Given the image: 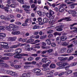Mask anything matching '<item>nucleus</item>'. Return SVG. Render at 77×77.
I'll list each match as a JSON object with an SVG mask.
<instances>
[{"instance_id":"7ed1b4c3","label":"nucleus","mask_w":77,"mask_h":77,"mask_svg":"<svg viewBox=\"0 0 77 77\" xmlns=\"http://www.w3.org/2000/svg\"><path fill=\"white\" fill-rule=\"evenodd\" d=\"M25 45V44L19 43L16 45H13L11 46L10 48H18L19 47H22V46H24Z\"/></svg>"},{"instance_id":"2f4dec72","label":"nucleus","mask_w":77,"mask_h":77,"mask_svg":"<svg viewBox=\"0 0 77 77\" xmlns=\"http://www.w3.org/2000/svg\"><path fill=\"white\" fill-rule=\"evenodd\" d=\"M32 66H30L29 65H26L24 66V68L25 69H28L29 68H30Z\"/></svg>"},{"instance_id":"de8ad7c7","label":"nucleus","mask_w":77,"mask_h":77,"mask_svg":"<svg viewBox=\"0 0 77 77\" xmlns=\"http://www.w3.org/2000/svg\"><path fill=\"white\" fill-rule=\"evenodd\" d=\"M63 30V29H62V28L60 27L56 29L57 31H58L59 32L60 31H62Z\"/></svg>"},{"instance_id":"4c0bfd02","label":"nucleus","mask_w":77,"mask_h":77,"mask_svg":"<svg viewBox=\"0 0 77 77\" xmlns=\"http://www.w3.org/2000/svg\"><path fill=\"white\" fill-rule=\"evenodd\" d=\"M18 2L24 5V1L23 0H17Z\"/></svg>"},{"instance_id":"e433bc0d","label":"nucleus","mask_w":77,"mask_h":77,"mask_svg":"<svg viewBox=\"0 0 77 77\" xmlns=\"http://www.w3.org/2000/svg\"><path fill=\"white\" fill-rule=\"evenodd\" d=\"M47 33L48 34L52 33H53V30H48L47 31Z\"/></svg>"},{"instance_id":"603ef678","label":"nucleus","mask_w":77,"mask_h":77,"mask_svg":"<svg viewBox=\"0 0 77 77\" xmlns=\"http://www.w3.org/2000/svg\"><path fill=\"white\" fill-rule=\"evenodd\" d=\"M77 25V23H74L72 24H71L70 25V27H73L74 26H76Z\"/></svg>"},{"instance_id":"7c9ffc66","label":"nucleus","mask_w":77,"mask_h":77,"mask_svg":"<svg viewBox=\"0 0 77 77\" xmlns=\"http://www.w3.org/2000/svg\"><path fill=\"white\" fill-rule=\"evenodd\" d=\"M40 42V40H36L35 41V42H33L32 43V44H36V43H38V42Z\"/></svg>"},{"instance_id":"dca6fc26","label":"nucleus","mask_w":77,"mask_h":77,"mask_svg":"<svg viewBox=\"0 0 77 77\" xmlns=\"http://www.w3.org/2000/svg\"><path fill=\"white\" fill-rule=\"evenodd\" d=\"M14 67L16 69H19L21 67V66L20 65H16L14 66Z\"/></svg>"},{"instance_id":"69168bd1","label":"nucleus","mask_w":77,"mask_h":77,"mask_svg":"<svg viewBox=\"0 0 77 77\" xmlns=\"http://www.w3.org/2000/svg\"><path fill=\"white\" fill-rule=\"evenodd\" d=\"M73 42L74 45H77V40L73 41Z\"/></svg>"},{"instance_id":"72a5a7b5","label":"nucleus","mask_w":77,"mask_h":77,"mask_svg":"<svg viewBox=\"0 0 77 77\" xmlns=\"http://www.w3.org/2000/svg\"><path fill=\"white\" fill-rule=\"evenodd\" d=\"M76 14H77V12H76V11H72V16H73V17H75V15Z\"/></svg>"},{"instance_id":"f257e3e1","label":"nucleus","mask_w":77,"mask_h":77,"mask_svg":"<svg viewBox=\"0 0 77 77\" xmlns=\"http://www.w3.org/2000/svg\"><path fill=\"white\" fill-rule=\"evenodd\" d=\"M16 55L14 56V58H17V59H23V56H28V54H16Z\"/></svg>"},{"instance_id":"680f3d73","label":"nucleus","mask_w":77,"mask_h":77,"mask_svg":"<svg viewBox=\"0 0 77 77\" xmlns=\"http://www.w3.org/2000/svg\"><path fill=\"white\" fill-rule=\"evenodd\" d=\"M3 48H9V46L8 45H7L3 46Z\"/></svg>"},{"instance_id":"a211bd4d","label":"nucleus","mask_w":77,"mask_h":77,"mask_svg":"<svg viewBox=\"0 0 77 77\" xmlns=\"http://www.w3.org/2000/svg\"><path fill=\"white\" fill-rule=\"evenodd\" d=\"M11 1H12V3H15V0H8V1H7V3L9 5V4H11Z\"/></svg>"},{"instance_id":"9b49d317","label":"nucleus","mask_w":77,"mask_h":77,"mask_svg":"<svg viewBox=\"0 0 77 77\" xmlns=\"http://www.w3.org/2000/svg\"><path fill=\"white\" fill-rule=\"evenodd\" d=\"M46 42L47 43L48 45H50L51 44V41H50V38L47 39L46 40Z\"/></svg>"},{"instance_id":"bf43d9fd","label":"nucleus","mask_w":77,"mask_h":77,"mask_svg":"<svg viewBox=\"0 0 77 77\" xmlns=\"http://www.w3.org/2000/svg\"><path fill=\"white\" fill-rule=\"evenodd\" d=\"M68 44L66 43V42H63V43L62 44V45L63 46H66Z\"/></svg>"},{"instance_id":"13d9d810","label":"nucleus","mask_w":77,"mask_h":77,"mask_svg":"<svg viewBox=\"0 0 77 77\" xmlns=\"http://www.w3.org/2000/svg\"><path fill=\"white\" fill-rule=\"evenodd\" d=\"M51 45L52 46V47H56V44L54 43H52L51 44Z\"/></svg>"},{"instance_id":"864d4df0","label":"nucleus","mask_w":77,"mask_h":77,"mask_svg":"<svg viewBox=\"0 0 77 77\" xmlns=\"http://www.w3.org/2000/svg\"><path fill=\"white\" fill-rule=\"evenodd\" d=\"M25 64V65H31V62H26Z\"/></svg>"},{"instance_id":"09e8293b","label":"nucleus","mask_w":77,"mask_h":77,"mask_svg":"<svg viewBox=\"0 0 77 77\" xmlns=\"http://www.w3.org/2000/svg\"><path fill=\"white\" fill-rule=\"evenodd\" d=\"M73 58L74 57H73V56H70L68 59V61H70V60H72Z\"/></svg>"},{"instance_id":"4468645a","label":"nucleus","mask_w":77,"mask_h":77,"mask_svg":"<svg viewBox=\"0 0 77 77\" xmlns=\"http://www.w3.org/2000/svg\"><path fill=\"white\" fill-rule=\"evenodd\" d=\"M65 10V8L62 7H60L59 8V12H63Z\"/></svg>"},{"instance_id":"3c124183","label":"nucleus","mask_w":77,"mask_h":77,"mask_svg":"<svg viewBox=\"0 0 77 77\" xmlns=\"http://www.w3.org/2000/svg\"><path fill=\"white\" fill-rule=\"evenodd\" d=\"M46 15L47 16V17L48 18H50V17L51 14H49L48 13H47L46 14Z\"/></svg>"},{"instance_id":"58836bf2","label":"nucleus","mask_w":77,"mask_h":77,"mask_svg":"<svg viewBox=\"0 0 77 77\" xmlns=\"http://www.w3.org/2000/svg\"><path fill=\"white\" fill-rule=\"evenodd\" d=\"M47 60V58H43L42 59V62H44V63H45Z\"/></svg>"},{"instance_id":"412c9836","label":"nucleus","mask_w":77,"mask_h":77,"mask_svg":"<svg viewBox=\"0 0 77 77\" xmlns=\"http://www.w3.org/2000/svg\"><path fill=\"white\" fill-rule=\"evenodd\" d=\"M34 41V40L33 39H29L27 40V43H32V42H33Z\"/></svg>"},{"instance_id":"f03ea898","label":"nucleus","mask_w":77,"mask_h":77,"mask_svg":"<svg viewBox=\"0 0 77 77\" xmlns=\"http://www.w3.org/2000/svg\"><path fill=\"white\" fill-rule=\"evenodd\" d=\"M57 65L60 66V67H62L61 68H65V67H66L68 66V64L67 63H63L62 62H59L57 63Z\"/></svg>"},{"instance_id":"6e6d98bb","label":"nucleus","mask_w":77,"mask_h":77,"mask_svg":"<svg viewBox=\"0 0 77 77\" xmlns=\"http://www.w3.org/2000/svg\"><path fill=\"white\" fill-rule=\"evenodd\" d=\"M32 71L33 72H34L35 73H37V69H34Z\"/></svg>"},{"instance_id":"0eeeda50","label":"nucleus","mask_w":77,"mask_h":77,"mask_svg":"<svg viewBox=\"0 0 77 77\" xmlns=\"http://www.w3.org/2000/svg\"><path fill=\"white\" fill-rule=\"evenodd\" d=\"M25 49L27 50L28 51H31V50H33V48H30V45H26L25 47Z\"/></svg>"},{"instance_id":"cd10ccee","label":"nucleus","mask_w":77,"mask_h":77,"mask_svg":"<svg viewBox=\"0 0 77 77\" xmlns=\"http://www.w3.org/2000/svg\"><path fill=\"white\" fill-rule=\"evenodd\" d=\"M34 59V58L33 57H30L29 58H28L27 60H28V61H32Z\"/></svg>"},{"instance_id":"6e6552de","label":"nucleus","mask_w":77,"mask_h":77,"mask_svg":"<svg viewBox=\"0 0 77 77\" xmlns=\"http://www.w3.org/2000/svg\"><path fill=\"white\" fill-rule=\"evenodd\" d=\"M60 39L62 41H65L68 39V37L66 36H62L61 37Z\"/></svg>"},{"instance_id":"a18cd8bd","label":"nucleus","mask_w":77,"mask_h":77,"mask_svg":"<svg viewBox=\"0 0 77 77\" xmlns=\"http://www.w3.org/2000/svg\"><path fill=\"white\" fill-rule=\"evenodd\" d=\"M38 14L40 16H42V12L40 11H37Z\"/></svg>"},{"instance_id":"49530a36","label":"nucleus","mask_w":77,"mask_h":77,"mask_svg":"<svg viewBox=\"0 0 77 77\" xmlns=\"http://www.w3.org/2000/svg\"><path fill=\"white\" fill-rule=\"evenodd\" d=\"M0 71L1 72H5V68H4V67H2L0 68Z\"/></svg>"},{"instance_id":"052dcab7","label":"nucleus","mask_w":77,"mask_h":77,"mask_svg":"<svg viewBox=\"0 0 77 77\" xmlns=\"http://www.w3.org/2000/svg\"><path fill=\"white\" fill-rule=\"evenodd\" d=\"M39 22H41L42 21V19L41 17H39L37 19Z\"/></svg>"},{"instance_id":"f3484780","label":"nucleus","mask_w":77,"mask_h":77,"mask_svg":"<svg viewBox=\"0 0 77 77\" xmlns=\"http://www.w3.org/2000/svg\"><path fill=\"white\" fill-rule=\"evenodd\" d=\"M49 24H51L52 25H53V24H55L56 22L54 20H51L49 21Z\"/></svg>"},{"instance_id":"a19ab883","label":"nucleus","mask_w":77,"mask_h":77,"mask_svg":"<svg viewBox=\"0 0 77 77\" xmlns=\"http://www.w3.org/2000/svg\"><path fill=\"white\" fill-rule=\"evenodd\" d=\"M23 8H30V6H27L26 5H23L22 6Z\"/></svg>"},{"instance_id":"f704fd0d","label":"nucleus","mask_w":77,"mask_h":77,"mask_svg":"<svg viewBox=\"0 0 77 77\" xmlns=\"http://www.w3.org/2000/svg\"><path fill=\"white\" fill-rule=\"evenodd\" d=\"M53 49H50L48 50H47V52L48 53H51L53 52Z\"/></svg>"},{"instance_id":"1a4fd4ad","label":"nucleus","mask_w":77,"mask_h":77,"mask_svg":"<svg viewBox=\"0 0 77 77\" xmlns=\"http://www.w3.org/2000/svg\"><path fill=\"white\" fill-rule=\"evenodd\" d=\"M12 35H19L20 34V32L19 31H13L11 32Z\"/></svg>"},{"instance_id":"b1692460","label":"nucleus","mask_w":77,"mask_h":77,"mask_svg":"<svg viewBox=\"0 0 77 77\" xmlns=\"http://www.w3.org/2000/svg\"><path fill=\"white\" fill-rule=\"evenodd\" d=\"M9 58L7 57H3L1 58L2 60H8Z\"/></svg>"},{"instance_id":"37998d69","label":"nucleus","mask_w":77,"mask_h":77,"mask_svg":"<svg viewBox=\"0 0 77 77\" xmlns=\"http://www.w3.org/2000/svg\"><path fill=\"white\" fill-rule=\"evenodd\" d=\"M9 27L11 28H14L15 27V25L11 24L9 25Z\"/></svg>"},{"instance_id":"c9c22d12","label":"nucleus","mask_w":77,"mask_h":77,"mask_svg":"<svg viewBox=\"0 0 77 77\" xmlns=\"http://www.w3.org/2000/svg\"><path fill=\"white\" fill-rule=\"evenodd\" d=\"M49 14H51V15H53L54 14V12L51 10H50L49 11Z\"/></svg>"},{"instance_id":"c85d7f7f","label":"nucleus","mask_w":77,"mask_h":77,"mask_svg":"<svg viewBox=\"0 0 77 77\" xmlns=\"http://www.w3.org/2000/svg\"><path fill=\"white\" fill-rule=\"evenodd\" d=\"M45 63H46V64L48 65L49 66V64L51 63V61L49 60H46Z\"/></svg>"},{"instance_id":"bb28decb","label":"nucleus","mask_w":77,"mask_h":77,"mask_svg":"<svg viewBox=\"0 0 77 77\" xmlns=\"http://www.w3.org/2000/svg\"><path fill=\"white\" fill-rule=\"evenodd\" d=\"M50 67L52 68H54L56 67V65L54 64H51L50 66Z\"/></svg>"},{"instance_id":"ddd939ff","label":"nucleus","mask_w":77,"mask_h":77,"mask_svg":"<svg viewBox=\"0 0 77 77\" xmlns=\"http://www.w3.org/2000/svg\"><path fill=\"white\" fill-rule=\"evenodd\" d=\"M48 66H49L47 64H43L42 66L43 69H47Z\"/></svg>"},{"instance_id":"2eb2a0df","label":"nucleus","mask_w":77,"mask_h":77,"mask_svg":"<svg viewBox=\"0 0 77 77\" xmlns=\"http://www.w3.org/2000/svg\"><path fill=\"white\" fill-rule=\"evenodd\" d=\"M1 65L2 66H3V67H8V65H7V64L5 63H1Z\"/></svg>"},{"instance_id":"e2e57ef3","label":"nucleus","mask_w":77,"mask_h":77,"mask_svg":"<svg viewBox=\"0 0 77 77\" xmlns=\"http://www.w3.org/2000/svg\"><path fill=\"white\" fill-rule=\"evenodd\" d=\"M77 64V63H72L70 64V66H75Z\"/></svg>"},{"instance_id":"774afa93","label":"nucleus","mask_w":77,"mask_h":77,"mask_svg":"<svg viewBox=\"0 0 77 77\" xmlns=\"http://www.w3.org/2000/svg\"><path fill=\"white\" fill-rule=\"evenodd\" d=\"M24 11H26V13H29V10L28 9H27L26 8H24Z\"/></svg>"},{"instance_id":"473e14b6","label":"nucleus","mask_w":77,"mask_h":77,"mask_svg":"<svg viewBox=\"0 0 77 77\" xmlns=\"http://www.w3.org/2000/svg\"><path fill=\"white\" fill-rule=\"evenodd\" d=\"M54 17H55V16L54 15L53 16L52 15H51L49 18V20L54 19Z\"/></svg>"},{"instance_id":"79ce46f5","label":"nucleus","mask_w":77,"mask_h":77,"mask_svg":"<svg viewBox=\"0 0 77 77\" xmlns=\"http://www.w3.org/2000/svg\"><path fill=\"white\" fill-rule=\"evenodd\" d=\"M72 72V70H69L68 72H66V74L67 75H68V74H71Z\"/></svg>"},{"instance_id":"39448f33","label":"nucleus","mask_w":77,"mask_h":77,"mask_svg":"<svg viewBox=\"0 0 77 77\" xmlns=\"http://www.w3.org/2000/svg\"><path fill=\"white\" fill-rule=\"evenodd\" d=\"M70 17H65L64 18L61 19L60 20H58V22L59 23H60V22H62L63 20H66L67 21H71V20L70 19Z\"/></svg>"},{"instance_id":"5701e85b","label":"nucleus","mask_w":77,"mask_h":77,"mask_svg":"<svg viewBox=\"0 0 77 77\" xmlns=\"http://www.w3.org/2000/svg\"><path fill=\"white\" fill-rule=\"evenodd\" d=\"M6 34L3 33H0V36H2V37H6Z\"/></svg>"},{"instance_id":"20e7f679","label":"nucleus","mask_w":77,"mask_h":77,"mask_svg":"<svg viewBox=\"0 0 77 77\" xmlns=\"http://www.w3.org/2000/svg\"><path fill=\"white\" fill-rule=\"evenodd\" d=\"M72 46H73V45H72V44H71L67 46L68 48H70L69 49H68L67 50L68 53H71L72 51L73 48H71Z\"/></svg>"},{"instance_id":"9d476101","label":"nucleus","mask_w":77,"mask_h":77,"mask_svg":"<svg viewBox=\"0 0 77 77\" xmlns=\"http://www.w3.org/2000/svg\"><path fill=\"white\" fill-rule=\"evenodd\" d=\"M17 51L15 53V54H19V53H21L22 52V50L20 48H18L16 49Z\"/></svg>"},{"instance_id":"338daca9","label":"nucleus","mask_w":77,"mask_h":77,"mask_svg":"<svg viewBox=\"0 0 77 77\" xmlns=\"http://www.w3.org/2000/svg\"><path fill=\"white\" fill-rule=\"evenodd\" d=\"M5 16H3V15H2L1 17V18L2 20H5Z\"/></svg>"},{"instance_id":"c756f323","label":"nucleus","mask_w":77,"mask_h":77,"mask_svg":"<svg viewBox=\"0 0 77 77\" xmlns=\"http://www.w3.org/2000/svg\"><path fill=\"white\" fill-rule=\"evenodd\" d=\"M47 38V35H43L41 36L40 38V39H43L44 38Z\"/></svg>"},{"instance_id":"aec40b11","label":"nucleus","mask_w":77,"mask_h":77,"mask_svg":"<svg viewBox=\"0 0 77 77\" xmlns=\"http://www.w3.org/2000/svg\"><path fill=\"white\" fill-rule=\"evenodd\" d=\"M43 21L45 23H47L48 22V19L47 18H45L43 19Z\"/></svg>"},{"instance_id":"393cba45","label":"nucleus","mask_w":77,"mask_h":77,"mask_svg":"<svg viewBox=\"0 0 77 77\" xmlns=\"http://www.w3.org/2000/svg\"><path fill=\"white\" fill-rule=\"evenodd\" d=\"M4 56H12V54L11 53H5L4 54Z\"/></svg>"},{"instance_id":"6ab92c4d","label":"nucleus","mask_w":77,"mask_h":77,"mask_svg":"<svg viewBox=\"0 0 77 77\" xmlns=\"http://www.w3.org/2000/svg\"><path fill=\"white\" fill-rule=\"evenodd\" d=\"M7 7H8V8H9L11 7V8H14L15 5L13 4H12L11 5L9 4H7Z\"/></svg>"},{"instance_id":"4be33fe9","label":"nucleus","mask_w":77,"mask_h":77,"mask_svg":"<svg viewBox=\"0 0 77 77\" xmlns=\"http://www.w3.org/2000/svg\"><path fill=\"white\" fill-rule=\"evenodd\" d=\"M61 34H62L61 32H55L54 33V35L55 36H57V35H59V36H60L61 35Z\"/></svg>"},{"instance_id":"ea45409f","label":"nucleus","mask_w":77,"mask_h":77,"mask_svg":"<svg viewBox=\"0 0 77 77\" xmlns=\"http://www.w3.org/2000/svg\"><path fill=\"white\" fill-rule=\"evenodd\" d=\"M65 51H66V48H62L61 49V51L62 53L65 52Z\"/></svg>"},{"instance_id":"f8f14e48","label":"nucleus","mask_w":77,"mask_h":77,"mask_svg":"<svg viewBox=\"0 0 77 77\" xmlns=\"http://www.w3.org/2000/svg\"><path fill=\"white\" fill-rule=\"evenodd\" d=\"M14 72L8 70L7 71V74H9L11 75H14Z\"/></svg>"},{"instance_id":"423d86ee","label":"nucleus","mask_w":77,"mask_h":77,"mask_svg":"<svg viewBox=\"0 0 77 77\" xmlns=\"http://www.w3.org/2000/svg\"><path fill=\"white\" fill-rule=\"evenodd\" d=\"M17 39V37L16 36L9 37L8 38V40L9 41L13 42L15 41Z\"/></svg>"},{"instance_id":"5fc2aeb1","label":"nucleus","mask_w":77,"mask_h":77,"mask_svg":"<svg viewBox=\"0 0 77 77\" xmlns=\"http://www.w3.org/2000/svg\"><path fill=\"white\" fill-rule=\"evenodd\" d=\"M70 67V66L69 65H68L67 66L65 67L64 68H65L66 70H68V69H69V68Z\"/></svg>"},{"instance_id":"8fccbe9b","label":"nucleus","mask_w":77,"mask_h":77,"mask_svg":"<svg viewBox=\"0 0 77 77\" xmlns=\"http://www.w3.org/2000/svg\"><path fill=\"white\" fill-rule=\"evenodd\" d=\"M58 27H60V28L62 29V28H63V27H64V25H63V24H61L59 25Z\"/></svg>"},{"instance_id":"0e129e2a","label":"nucleus","mask_w":77,"mask_h":77,"mask_svg":"<svg viewBox=\"0 0 77 77\" xmlns=\"http://www.w3.org/2000/svg\"><path fill=\"white\" fill-rule=\"evenodd\" d=\"M38 33H39V32H38V31L35 32L33 33V35H38Z\"/></svg>"},{"instance_id":"c03bdc74","label":"nucleus","mask_w":77,"mask_h":77,"mask_svg":"<svg viewBox=\"0 0 77 77\" xmlns=\"http://www.w3.org/2000/svg\"><path fill=\"white\" fill-rule=\"evenodd\" d=\"M5 29L6 30H8V31H11V29L10 28V27H9V26H6Z\"/></svg>"},{"instance_id":"a878e982","label":"nucleus","mask_w":77,"mask_h":77,"mask_svg":"<svg viewBox=\"0 0 77 77\" xmlns=\"http://www.w3.org/2000/svg\"><path fill=\"white\" fill-rule=\"evenodd\" d=\"M33 29L35 30V29H39V26H37L36 25H35L33 26Z\"/></svg>"},{"instance_id":"4d7b16f0","label":"nucleus","mask_w":77,"mask_h":77,"mask_svg":"<svg viewBox=\"0 0 77 77\" xmlns=\"http://www.w3.org/2000/svg\"><path fill=\"white\" fill-rule=\"evenodd\" d=\"M65 73V72H62L60 73L58 75L59 76H62V75H63V74H64Z\"/></svg>"}]
</instances>
